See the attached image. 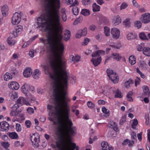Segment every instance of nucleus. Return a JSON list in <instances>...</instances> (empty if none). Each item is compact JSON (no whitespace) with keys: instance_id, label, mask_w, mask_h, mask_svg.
Masks as SVG:
<instances>
[{"instance_id":"1","label":"nucleus","mask_w":150,"mask_h":150,"mask_svg":"<svg viewBox=\"0 0 150 150\" xmlns=\"http://www.w3.org/2000/svg\"><path fill=\"white\" fill-rule=\"evenodd\" d=\"M54 89V96L56 103V114L58 121V131L61 134L60 142L62 144L72 142L71 135L76 133L75 127H71L73 123L69 119L70 108L68 102L71 99L66 98V91L68 81L70 78L69 73H53L50 74Z\"/></svg>"},{"instance_id":"2","label":"nucleus","mask_w":150,"mask_h":150,"mask_svg":"<svg viewBox=\"0 0 150 150\" xmlns=\"http://www.w3.org/2000/svg\"><path fill=\"white\" fill-rule=\"evenodd\" d=\"M57 146L59 150H62L64 149L65 150H79L78 146H76L75 143L71 142H66L62 144H57Z\"/></svg>"},{"instance_id":"3","label":"nucleus","mask_w":150,"mask_h":150,"mask_svg":"<svg viewBox=\"0 0 150 150\" xmlns=\"http://www.w3.org/2000/svg\"><path fill=\"white\" fill-rule=\"evenodd\" d=\"M108 76L109 79L114 83L118 82L119 79L117 75L115 72H114L112 70L110 69H108L106 71Z\"/></svg>"},{"instance_id":"4","label":"nucleus","mask_w":150,"mask_h":150,"mask_svg":"<svg viewBox=\"0 0 150 150\" xmlns=\"http://www.w3.org/2000/svg\"><path fill=\"white\" fill-rule=\"evenodd\" d=\"M21 15L22 13L21 12L20 13L16 12L14 14L12 18V24L16 25L19 23L21 21Z\"/></svg>"},{"instance_id":"5","label":"nucleus","mask_w":150,"mask_h":150,"mask_svg":"<svg viewBox=\"0 0 150 150\" xmlns=\"http://www.w3.org/2000/svg\"><path fill=\"white\" fill-rule=\"evenodd\" d=\"M140 21L144 23H147L150 22V14L146 13L142 14L140 17Z\"/></svg>"},{"instance_id":"6","label":"nucleus","mask_w":150,"mask_h":150,"mask_svg":"<svg viewBox=\"0 0 150 150\" xmlns=\"http://www.w3.org/2000/svg\"><path fill=\"white\" fill-rule=\"evenodd\" d=\"M31 141L34 147H37L39 146L40 140L39 137L38 135L36 136L35 134H33L31 136Z\"/></svg>"},{"instance_id":"7","label":"nucleus","mask_w":150,"mask_h":150,"mask_svg":"<svg viewBox=\"0 0 150 150\" xmlns=\"http://www.w3.org/2000/svg\"><path fill=\"white\" fill-rule=\"evenodd\" d=\"M111 34L113 38L117 39L119 38L120 32L119 30L116 28H113L111 30Z\"/></svg>"},{"instance_id":"8","label":"nucleus","mask_w":150,"mask_h":150,"mask_svg":"<svg viewBox=\"0 0 150 150\" xmlns=\"http://www.w3.org/2000/svg\"><path fill=\"white\" fill-rule=\"evenodd\" d=\"M9 124L6 122H2L0 123V130L7 132L9 129Z\"/></svg>"},{"instance_id":"9","label":"nucleus","mask_w":150,"mask_h":150,"mask_svg":"<svg viewBox=\"0 0 150 150\" xmlns=\"http://www.w3.org/2000/svg\"><path fill=\"white\" fill-rule=\"evenodd\" d=\"M105 54V52L104 51L102 50H97L92 53V56L93 57H101V56H103Z\"/></svg>"},{"instance_id":"10","label":"nucleus","mask_w":150,"mask_h":150,"mask_svg":"<svg viewBox=\"0 0 150 150\" xmlns=\"http://www.w3.org/2000/svg\"><path fill=\"white\" fill-rule=\"evenodd\" d=\"M8 86L9 88L12 90H17L19 88V85L16 82L12 81L9 83Z\"/></svg>"},{"instance_id":"11","label":"nucleus","mask_w":150,"mask_h":150,"mask_svg":"<svg viewBox=\"0 0 150 150\" xmlns=\"http://www.w3.org/2000/svg\"><path fill=\"white\" fill-rule=\"evenodd\" d=\"M110 90L112 91V93H115V98H122V96L121 93V92H120L118 89L115 88H111L110 89Z\"/></svg>"},{"instance_id":"12","label":"nucleus","mask_w":150,"mask_h":150,"mask_svg":"<svg viewBox=\"0 0 150 150\" xmlns=\"http://www.w3.org/2000/svg\"><path fill=\"white\" fill-rule=\"evenodd\" d=\"M33 73L32 70L30 68H26L24 70L23 73V75L25 77L28 78L30 77Z\"/></svg>"},{"instance_id":"13","label":"nucleus","mask_w":150,"mask_h":150,"mask_svg":"<svg viewBox=\"0 0 150 150\" xmlns=\"http://www.w3.org/2000/svg\"><path fill=\"white\" fill-rule=\"evenodd\" d=\"M19 106L16 104H15L12 107L11 111L10 113L11 116H15L18 115L17 110Z\"/></svg>"},{"instance_id":"14","label":"nucleus","mask_w":150,"mask_h":150,"mask_svg":"<svg viewBox=\"0 0 150 150\" xmlns=\"http://www.w3.org/2000/svg\"><path fill=\"white\" fill-rule=\"evenodd\" d=\"M29 89L30 85L26 83L23 84L21 87L22 92L25 94H26V95L29 92Z\"/></svg>"},{"instance_id":"15","label":"nucleus","mask_w":150,"mask_h":150,"mask_svg":"<svg viewBox=\"0 0 150 150\" xmlns=\"http://www.w3.org/2000/svg\"><path fill=\"white\" fill-rule=\"evenodd\" d=\"M102 61L101 57H98L97 58H93L91 60L95 67H96L99 65Z\"/></svg>"},{"instance_id":"16","label":"nucleus","mask_w":150,"mask_h":150,"mask_svg":"<svg viewBox=\"0 0 150 150\" xmlns=\"http://www.w3.org/2000/svg\"><path fill=\"white\" fill-rule=\"evenodd\" d=\"M113 23L115 25L119 24L121 22V19L119 16H115L112 21Z\"/></svg>"},{"instance_id":"17","label":"nucleus","mask_w":150,"mask_h":150,"mask_svg":"<svg viewBox=\"0 0 150 150\" xmlns=\"http://www.w3.org/2000/svg\"><path fill=\"white\" fill-rule=\"evenodd\" d=\"M40 74V73L39 70L36 69L33 73L32 77L35 79H38L39 78Z\"/></svg>"},{"instance_id":"18","label":"nucleus","mask_w":150,"mask_h":150,"mask_svg":"<svg viewBox=\"0 0 150 150\" xmlns=\"http://www.w3.org/2000/svg\"><path fill=\"white\" fill-rule=\"evenodd\" d=\"M8 10V7L6 5L3 6L1 9V12L3 16H6L7 15Z\"/></svg>"},{"instance_id":"19","label":"nucleus","mask_w":150,"mask_h":150,"mask_svg":"<svg viewBox=\"0 0 150 150\" xmlns=\"http://www.w3.org/2000/svg\"><path fill=\"white\" fill-rule=\"evenodd\" d=\"M71 36V33L70 31L66 30H65L64 33V40L66 41H68Z\"/></svg>"},{"instance_id":"20","label":"nucleus","mask_w":150,"mask_h":150,"mask_svg":"<svg viewBox=\"0 0 150 150\" xmlns=\"http://www.w3.org/2000/svg\"><path fill=\"white\" fill-rule=\"evenodd\" d=\"M112 56L114 59L117 61H119L122 58L121 55L118 53H112Z\"/></svg>"},{"instance_id":"21","label":"nucleus","mask_w":150,"mask_h":150,"mask_svg":"<svg viewBox=\"0 0 150 150\" xmlns=\"http://www.w3.org/2000/svg\"><path fill=\"white\" fill-rule=\"evenodd\" d=\"M102 150H109L110 147L108 143L106 142H103L101 143Z\"/></svg>"},{"instance_id":"22","label":"nucleus","mask_w":150,"mask_h":150,"mask_svg":"<svg viewBox=\"0 0 150 150\" xmlns=\"http://www.w3.org/2000/svg\"><path fill=\"white\" fill-rule=\"evenodd\" d=\"M13 78L12 75L10 73L8 72L6 73L4 75V80L7 81Z\"/></svg>"},{"instance_id":"23","label":"nucleus","mask_w":150,"mask_h":150,"mask_svg":"<svg viewBox=\"0 0 150 150\" xmlns=\"http://www.w3.org/2000/svg\"><path fill=\"white\" fill-rule=\"evenodd\" d=\"M40 66L43 68L45 74H48L50 73L49 67L48 65L41 64Z\"/></svg>"},{"instance_id":"24","label":"nucleus","mask_w":150,"mask_h":150,"mask_svg":"<svg viewBox=\"0 0 150 150\" xmlns=\"http://www.w3.org/2000/svg\"><path fill=\"white\" fill-rule=\"evenodd\" d=\"M143 53L145 55L148 56H150V48L148 47L143 48Z\"/></svg>"},{"instance_id":"25","label":"nucleus","mask_w":150,"mask_h":150,"mask_svg":"<svg viewBox=\"0 0 150 150\" xmlns=\"http://www.w3.org/2000/svg\"><path fill=\"white\" fill-rule=\"evenodd\" d=\"M9 136L10 138L13 139H18L19 138L18 135L16 132L9 133Z\"/></svg>"},{"instance_id":"26","label":"nucleus","mask_w":150,"mask_h":150,"mask_svg":"<svg viewBox=\"0 0 150 150\" xmlns=\"http://www.w3.org/2000/svg\"><path fill=\"white\" fill-rule=\"evenodd\" d=\"M137 36L132 33H129L128 34L127 38L128 40H131L136 38Z\"/></svg>"},{"instance_id":"27","label":"nucleus","mask_w":150,"mask_h":150,"mask_svg":"<svg viewBox=\"0 0 150 150\" xmlns=\"http://www.w3.org/2000/svg\"><path fill=\"white\" fill-rule=\"evenodd\" d=\"M93 10L94 12H98L100 10V7L97 5L96 3H94L92 6Z\"/></svg>"},{"instance_id":"28","label":"nucleus","mask_w":150,"mask_h":150,"mask_svg":"<svg viewBox=\"0 0 150 150\" xmlns=\"http://www.w3.org/2000/svg\"><path fill=\"white\" fill-rule=\"evenodd\" d=\"M25 98L23 97H19L18 99L17 100V104H16L18 105L19 106V107L20 105L23 103V102H24Z\"/></svg>"},{"instance_id":"29","label":"nucleus","mask_w":150,"mask_h":150,"mask_svg":"<svg viewBox=\"0 0 150 150\" xmlns=\"http://www.w3.org/2000/svg\"><path fill=\"white\" fill-rule=\"evenodd\" d=\"M14 146L15 147H18L20 146L22 147L24 146V144L23 143H21L20 141H15L14 143Z\"/></svg>"},{"instance_id":"30","label":"nucleus","mask_w":150,"mask_h":150,"mask_svg":"<svg viewBox=\"0 0 150 150\" xmlns=\"http://www.w3.org/2000/svg\"><path fill=\"white\" fill-rule=\"evenodd\" d=\"M139 65L140 67L143 69H145L146 68L147 65L146 62L143 60L140 61L139 62Z\"/></svg>"},{"instance_id":"31","label":"nucleus","mask_w":150,"mask_h":150,"mask_svg":"<svg viewBox=\"0 0 150 150\" xmlns=\"http://www.w3.org/2000/svg\"><path fill=\"white\" fill-rule=\"evenodd\" d=\"M133 93L132 91H130L127 93L126 98L128 101H132L133 99L132 98Z\"/></svg>"},{"instance_id":"32","label":"nucleus","mask_w":150,"mask_h":150,"mask_svg":"<svg viewBox=\"0 0 150 150\" xmlns=\"http://www.w3.org/2000/svg\"><path fill=\"white\" fill-rule=\"evenodd\" d=\"M129 63L132 65L136 63V59L133 56H130L129 58Z\"/></svg>"},{"instance_id":"33","label":"nucleus","mask_w":150,"mask_h":150,"mask_svg":"<svg viewBox=\"0 0 150 150\" xmlns=\"http://www.w3.org/2000/svg\"><path fill=\"white\" fill-rule=\"evenodd\" d=\"M15 30L18 34H20L23 30V27L21 25H18L16 27Z\"/></svg>"},{"instance_id":"34","label":"nucleus","mask_w":150,"mask_h":150,"mask_svg":"<svg viewBox=\"0 0 150 150\" xmlns=\"http://www.w3.org/2000/svg\"><path fill=\"white\" fill-rule=\"evenodd\" d=\"M81 13L84 16H87L90 14V12L88 10L83 9L81 11Z\"/></svg>"},{"instance_id":"35","label":"nucleus","mask_w":150,"mask_h":150,"mask_svg":"<svg viewBox=\"0 0 150 150\" xmlns=\"http://www.w3.org/2000/svg\"><path fill=\"white\" fill-rule=\"evenodd\" d=\"M9 96L12 100H13L18 96V94L15 92H12L10 93Z\"/></svg>"},{"instance_id":"36","label":"nucleus","mask_w":150,"mask_h":150,"mask_svg":"<svg viewBox=\"0 0 150 150\" xmlns=\"http://www.w3.org/2000/svg\"><path fill=\"white\" fill-rule=\"evenodd\" d=\"M102 111L105 114L104 116L107 117L109 115V111L105 107H104L102 108Z\"/></svg>"},{"instance_id":"37","label":"nucleus","mask_w":150,"mask_h":150,"mask_svg":"<svg viewBox=\"0 0 150 150\" xmlns=\"http://www.w3.org/2000/svg\"><path fill=\"white\" fill-rule=\"evenodd\" d=\"M142 89L144 92V95H147L148 94L149 88L146 86H144L142 87Z\"/></svg>"},{"instance_id":"38","label":"nucleus","mask_w":150,"mask_h":150,"mask_svg":"<svg viewBox=\"0 0 150 150\" xmlns=\"http://www.w3.org/2000/svg\"><path fill=\"white\" fill-rule=\"evenodd\" d=\"M7 42L11 45H14L15 43V40L12 37L8 38V39Z\"/></svg>"},{"instance_id":"39","label":"nucleus","mask_w":150,"mask_h":150,"mask_svg":"<svg viewBox=\"0 0 150 150\" xmlns=\"http://www.w3.org/2000/svg\"><path fill=\"white\" fill-rule=\"evenodd\" d=\"M130 19L129 18H127L123 22L124 25L126 26V27L130 26Z\"/></svg>"},{"instance_id":"40","label":"nucleus","mask_w":150,"mask_h":150,"mask_svg":"<svg viewBox=\"0 0 150 150\" xmlns=\"http://www.w3.org/2000/svg\"><path fill=\"white\" fill-rule=\"evenodd\" d=\"M110 125L111 126L110 127H111L112 129L113 128L114 131L116 132L118 131V129L117 127V125L115 122H111Z\"/></svg>"},{"instance_id":"41","label":"nucleus","mask_w":150,"mask_h":150,"mask_svg":"<svg viewBox=\"0 0 150 150\" xmlns=\"http://www.w3.org/2000/svg\"><path fill=\"white\" fill-rule=\"evenodd\" d=\"M133 81L131 79H129L128 81L125 82V86L127 88H129L131 84H132L133 83Z\"/></svg>"},{"instance_id":"42","label":"nucleus","mask_w":150,"mask_h":150,"mask_svg":"<svg viewBox=\"0 0 150 150\" xmlns=\"http://www.w3.org/2000/svg\"><path fill=\"white\" fill-rule=\"evenodd\" d=\"M87 29L86 28H84L82 30H79V33L81 34L82 36H84L87 34Z\"/></svg>"},{"instance_id":"43","label":"nucleus","mask_w":150,"mask_h":150,"mask_svg":"<svg viewBox=\"0 0 150 150\" xmlns=\"http://www.w3.org/2000/svg\"><path fill=\"white\" fill-rule=\"evenodd\" d=\"M87 104L88 108L91 109L95 107V104L91 101H88Z\"/></svg>"},{"instance_id":"44","label":"nucleus","mask_w":150,"mask_h":150,"mask_svg":"<svg viewBox=\"0 0 150 150\" xmlns=\"http://www.w3.org/2000/svg\"><path fill=\"white\" fill-rule=\"evenodd\" d=\"M104 33L105 35L107 36H108L110 35V29L109 28L107 27H105L104 28Z\"/></svg>"},{"instance_id":"45","label":"nucleus","mask_w":150,"mask_h":150,"mask_svg":"<svg viewBox=\"0 0 150 150\" xmlns=\"http://www.w3.org/2000/svg\"><path fill=\"white\" fill-rule=\"evenodd\" d=\"M72 11L73 14L75 15H78L79 12L78 7L76 6H74L72 9Z\"/></svg>"},{"instance_id":"46","label":"nucleus","mask_w":150,"mask_h":150,"mask_svg":"<svg viewBox=\"0 0 150 150\" xmlns=\"http://www.w3.org/2000/svg\"><path fill=\"white\" fill-rule=\"evenodd\" d=\"M128 6V4L125 2H123L121 5L120 6V10H122L126 8Z\"/></svg>"},{"instance_id":"47","label":"nucleus","mask_w":150,"mask_h":150,"mask_svg":"<svg viewBox=\"0 0 150 150\" xmlns=\"http://www.w3.org/2000/svg\"><path fill=\"white\" fill-rule=\"evenodd\" d=\"M134 24L135 26L137 27L138 29L140 28L142 26V23L139 21H136L134 23Z\"/></svg>"},{"instance_id":"48","label":"nucleus","mask_w":150,"mask_h":150,"mask_svg":"<svg viewBox=\"0 0 150 150\" xmlns=\"http://www.w3.org/2000/svg\"><path fill=\"white\" fill-rule=\"evenodd\" d=\"M16 131L18 132H20L22 130V127L21 125L19 123L16 124Z\"/></svg>"},{"instance_id":"49","label":"nucleus","mask_w":150,"mask_h":150,"mask_svg":"<svg viewBox=\"0 0 150 150\" xmlns=\"http://www.w3.org/2000/svg\"><path fill=\"white\" fill-rule=\"evenodd\" d=\"M1 145L6 148H7L9 147L10 144L8 142H1Z\"/></svg>"},{"instance_id":"50","label":"nucleus","mask_w":150,"mask_h":150,"mask_svg":"<svg viewBox=\"0 0 150 150\" xmlns=\"http://www.w3.org/2000/svg\"><path fill=\"white\" fill-rule=\"evenodd\" d=\"M126 116L125 115H124L122 117L120 122V125H122L126 121Z\"/></svg>"},{"instance_id":"51","label":"nucleus","mask_w":150,"mask_h":150,"mask_svg":"<svg viewBox=\"0 0 150 150\" xmlns=\"http://www.w3.org/2000/svg\"><path fill=\"white\" fill-rule=\"evenodd\" d=\"M138 123V121L136 119H134L133 122L132 124V127L134 129L135 128V126L137 125Z\"/></svg>"},{"instance_id":"52","label":"nucleus","mask_w":150,"mask_h":150,"mask_svg":"<svg viewBox=\"0 0 150 150\" xmlns=\"http://www.w3.org/2000/svg\"><path fill=\"white\" fill-rule=\"evenodd\" d=\"M35 52V50L33 49H32L30 50L29 52V56L31 58L34 57V54Z\"/></svg>"},{"instance_id":"53","label":"nucleus","mask_w":150,"mask_h":150,"mask_svg":"<svg viewBox=\"0 0 150 150\" xmlns=\"http://www.w3.org/2000/svg\"><path fill=\"white\" fill-rule=\"evenodd\" d=\"M139 37L140 39L142 40H145L147 38L146 36L143 33H141L139 34Z\"/></svg>"},{"instance_id":"54","label":"nucleus","mask_w":150,"mask_h":150,"mask_svg":"<svg viewBox=\"0 0 150 150\" xmlns=\"http://www.w3.org/2000/svg\"><path fill=\"white\" fill-rule=\"evenodd\" d=\"M28 112L30 114H32L34 112V110L33 108L31 107L28 108L27 109Z\"/></svg>"},{"instance_id":"55","label":"nucleus","mask_w":150,"mask_h":150,"mask_svg":"<svg viewBox=\"0 0 150 150\" xmlns=\"http://www.w3.org/2000/svg\"><path fill=\"white\" fill-rule=\"evenodd\" d=\"M141 82V80L140 78L137 77L135 79V86H137L138 85H139Z\"/></svg>"},{"instance_id":"56","label":"nucleus","mask_w":150,"mask_h":150,"mask_svg":"<svg viewBox=\"0 0 150 150\" xmlns=\"http://www.w3.org/2000/svg\"><path fill=\"white\" fill-rule=\"evenodd\" d=\"M82 2L84 5H89L91 3L90 0H83Z\"/></svg>"},{"instance_id":"57","label":"nucleus","mask_w":150,"mask_h":150,"mask_svg":"<svg viewBox=\"0 0 150 150\" xmlns=\"http://www.w3.org/2000/svg\"><path fill=\"white\" fill-rule=\"evenodd\" d=\"M110 46L114 47L115 48L119 49L121 47V45L120 43H119L117 45H110Z\"/></svg>"},{"instance_id":"58","label":"nucleus","mask_w":150,"mask_h":150,"mask_svg":"<svg viewBox=\"0 0 150 150\" xmlns=\"http://www.w3.org/2000/svg\"><path fill=\"white\" fill-rule=\"evenodd\" d=\"M89 41V39L88 38H85L84 39V42L82 43L83 45H87Z\"/></svg>"},{"instance_id":"59","label":"nucleus","mask_w":150,"mask_h":150,"mask_svg":"<svg viewBox=\"0 0 150 150\" xmlns=\"http://www.w3.org/2000/svg\"><path fill=\"white\" fill-rule=\"evenodd\" d=\"M25 124L26 127L28 128H29L31 126V123L30 121L27 120L25 122Z\"/></svg>"},{"instance_id":"60","label":"nucleus","mask_w":150,"mask_h":150,"mask_svg":"<svg viewBox=\"0 0 150 150\" xmlns=\"http://www.w3.org/2000/svg\"><path fill=\"white\" fill-rule=\"evenodd\" d=\"M69 59H70L71 62H75V56H74L73 55H71L69 57Z\"/></svg>"},{"instance_id":"61","label":"nucleus","mask_w":150,"mask_h":150,"mask_svg":"<svg viewBox=\"0 0 150 150\" xmlns=\"http://www.w3.org/2000/svg\"><path fill=\"white\" fill-rule=\"evenodd\" d=\"M131 137L132 139L135 140L137 139L136 133L134 132H132L131 133Z\"/></svg>"},{"instance_id":"62","label":"nucleus","mask_w":150,"mask_h":150,"mask_svg":"<svg viewBox=\"0 0 150 150\" xmlns=\"http://www.w3.org/2000/svg\"><path fill=\"white\" fill-rule=\"evenodd\" d=\"M30 44V42L29 41L26 42L24 43L23 46L22 47L23 48H25L28 47Z\"/></svg>"},{"instance_id":"63","label":"nucleus","mask_w":150,"mask_h":150,"mask_svg":"<svg viewBox=\"0 0 150 150\" xmlns=\"http://www.w3.org/2000/svg\"><path fill=\"white\" fill-rule=\"evenodd\" d=\"M112 57V55L111 56H107L105 61V64L109 60H110Z\"/></svg>"},{"instance_id":"64","label":"nucleus","mask_w":150,"mask_h":150,"mask_svg":"<svg viewBox=\"0 0 150 150\" xmlns=\"http://www.w3.org/2000/svg\"><path fill=\"white\" fill-rule=\"evenodd\" d=\"M62 20L64 21L65 22L67 20V16L66 14H63L62 15Z\"/></svg>"}]
</instances>
